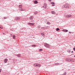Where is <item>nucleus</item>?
Listing matches in <instances>:
<instances>
[{
    "instance_id": "f257e3e1",
    "label": "nucleus",
    "mask_w": 75,
    "mask_h": 75,
    "mask_svg": "<svg viewBox=\"0 0 75 75\" xmlns=\"http://www.w3.org/2000/svg\"><path fill=\"white\" fill-rule=\"evenodd\" d=\"M44 44L45 47H46V48H50V46H51L50 45H49V44L47 43H45Z\"/></svg>"
},
{
    "instance_id": "f03ea898",
    "label": "nucleus",
    "mask_w": 75,
    "mask_h": 75,
    "mask_svg": "<svg viewBox=\"0 0 75 75\" xmlns=\"http://www.w3.org/2000/svg\"><path fill=\"white\" fill-rule=\"evenodd\" d=\"M44 6H42V7H43L44 8H47V7H46V6H47V4H44Z\"/></svg>"
},
{
    "instance_id": "7ed1b4c3",
    "label": "nucleus",
    "mask_w": 75,
    "mask_h": 75,
    "mask_svg": "<svg viewBox=\"0 0 75 75\" xmlns=\"http://www.w3.org/2000/svg\"><path fill=\"white\" fill-rule=\"evenodd\" d=\"M68 4H64V5L63 6V8H67L68 6Z\"/></svg>"
},
{
    "instance_id": "20e7f679",
    "label": "nucleus",
    "mask_w": 75,
    "mask_h": 75,
    "mask_svg": "<svg viewBox=\"0 0 75 75\" xmlns=\"http://www.w3.org/2000/svg\"><path fill=\"white\" fill-rule=\"evenodd\" d=\"M35 24V23H28V25H33H33H34Z\"/></svg>"
},
{
    "instance_id": "39448f33",
    "label": "nucleus",
    "mask_w": 75,
    "mask_h": 75,
    "mask_svg": "<svg viewBox=\"0 0 75 75\" xmlns=\"http://www.w3.org/2000/svg\"><path fill=\"white\" fill-rule=\"evenodd\" d=\"M41 35L42 36H43V37H45V33H44V32H42L41 33Z\"/></svg>"
},
{
    "instance_id": "423d86ee",
    "label": "nucleus",
    "mask_w": 75,
    "mask_h": 75,
    "mask_svg": "<svg viewBox=\"0 0 75 75\" xmlns=\"http://www.w3.org/2000/svg\"><path fill=\"white\" fill-rule=\"evenodd\" d=\"M7 61H8V59H5L4 60V63H6L7 62Z\"/></svg>"
},
{
    "instance_id": "0eeeda50",
    "label": "nucleus",
    "mask_w": 75,
    "mask_h": 75,
    "mask_svg": "<svg viewBox=\"0 0 75 75\" xmlns=\"http://www.w3.org/2000/svg\"><path fill=\"white\" fill-rule=\"evenodd\" d=\"M63 31H64L65 33H66V32H68V30H65V29H63Z\"/></svg>"
},
{
    "instance_id": "6e6552de",
    "label": "nucleus",
    "mask_w": 75,
    "mask_h": 75,
    "mask_svg": "<svg viewBox=\"0 0 75 75\" xmlns=\"http://www.w3.org/2000/svg\"><path fill=\"white\" fill-rule=\"evenodd\" d=\"M51 4H52V6H54L55 5V4H54V2H51Z\"/></svg>"
},
{
    "instance_id": "1a4fd4ad",
    "label": "nucleus",
    "mask_w": 75,
    "mask_h": 75,
    "mask_svg": "<svg viewBox=\"0 0 75 75\" xmlns=\"http://www.w3.org/2000/svg\"><path fill=\"white\" fill-rule=\"evenodd\" d=\"M52 14H56V13L54 11H52Z\"/></svg>"
},
{
    "instance_id": "9d476101",
    "label": "nucleus",
    "mask_w": 75,
    "mask_h": 75,
    "mask_svg": "<svg viewBox=\"0 0 75 75\" xmlns=\"http://www.w3.org/2000/svg\"><path fill=\"white\" fill-rule=\"evenodd\" d=\"M34 65L35 67H38V64L37 63H35V64H34Z\"/></svg>"
},
{
    "instance_id": "9b49d317",
    "label": "nucleus",
    "mask_w": 75,
    "mask_h": 75,
    "mask_svg": "<svg viewBox=\"0 0 75 75\" xmlns=\"http://www.w3.org/2000/svg\"><path fill=\"white\" fill-rule=\"evenodd\" d=\"M34 3L35 4H37V3H38V2L37 1H35L34 2Z\"/></svg>"
},
{
    "instance_id": "f8f14e48",
    "label": "nucleus",
    "mask_w": 75,
    "mask_h": 75,
    "mask_svg": "<svg viewBox=\"0 0 75 75\" xmlns=\"http://www.w3.org/2000/svg\"><path fill=\"white\" fill-rule=\"evenodd\" d=\"M30 20H33V16H30Z\"/></svg>"
},
{
    "instance_id": "ddd939ff",
    "label": "nucleus",
    "mask_w": 75,
    "mask_h": 75,
    "mask_svg": "<svg viewBox=\"0 0 75 75\" xmlns=\"http://www.w3.org/2000/svg\"><path fill=\"white\" fill-rule=\"evenodd\" d=\"M23 6H22V5H20L19 6V8H22Z\"/></svg>"
},
{
    "instance_id": "4468645a",
    "label": "nucleus",
    "mask_w": 75,
    "mask_h": 75,
    "mask_svg": "<svg viewBox=\"0 0 75 75\" xmlns=\"http://www.w3.org/2000/svg\"><path fill=\"white\" fill-rule=\"evenodd\" d=\"M69 7H70V6H69V5L68 4H67V8H69Z\"/></svg>"
},
{
    "instance_id": "2eb2a0df",
    "label": "nucleus",
    "mask_w": 75,
    "mask_h": 75,
    "mask_svg": "<svg viewBox=\"0 0 75 75\" xmlns=\"http://www.w3.org/2000/svg\"><path fill=\"white\" fill-rule=\"evenodd\" d=\"M68 16H69V18H70V17H72V15H68Z\"/></svg>"
},
{
    "instance_id": "dca6fc26",
    "label": "nucleus",
    "mask_w": 75,
    "mask_h": 75,
    "mask_svg": "<svg viewBox=\"0 0 75 75\" xmlns=\"http://www.w3.org/2000/svg\"><path fill=\"white\" fill-rule=\"evenodd\" d=\"M15 37H16V36H15V35H13V39H14L15 38Z\"/></svg>"
},
{
    "instance_id": "f3484780",
    "label": "nucleus",
    "mask_w": 75,
    "mask_h": 75,
    "mask_svg": "<svg viewBox=\"0 0 75 75\" xmlns=\"http://www.w3.org/2000/svg\"><path fill=\"white\" fill-rule=\"evenodd\" d=\"M47 24H51V23H50V22H47Z\"/></svg>"
},
{
    "instance_id": "a211bd4d",
    "label": "nucleus",
    "mask_w": 75,
    "mask_h": 75,
    "mask_svg": "<svg viewBox=\"0 0 75 75\" xmlns=\"http://www.w3.org/2000/svg\"><path fill=\"white\" fill-rule=\"evenodd\" d=\"M18 57H21V54H18Z\"/></svg>"
},
{
    "instance_id": "6ab92c4d",
    "label": "nucleus",
    "mask_w": 75,
    "mask_h": 75,
    "mask_svg": "<svg viewBox=\"0 0 75 75\" xmlns=\"http://www.w3.org/2000/svg\"><path fill=\"white\" fill-rule=\"evenodd\" d=\"M21 11H25V9H23V8H21Z\"/></svg>"
},
{
    "instance_id": "aec40b11",
    "label": "nucleus",
    "mask_w": 75,
    "mask_h": 75,
    "mask_svg": "<svg viewBox=\"0 0 75 75\" xmlns=\"http://www.w3.org/2000/svg\"><path fill=\"white\" fill-rule=\"evenodd\" d=\"M66 17H67V18H69L68 15H66Z\"/></svg>"
},
{
    "instance_id": "412c9836",
    "label": "nucleus",
    "mask_w": 75,
    "mask_h": 75,
    "mask_svg": "<svg viewBox=\"0 0 75 75\" xmlns=\"http://www.w3.org/2000/svg\"><path fill=\"white\" fill-rule=\"evenodd\" d=\"M59 30V28H57L56 29V31H58Z\"/></svg>"
},
{
    "instance_id": "4be33fe9",
    "label": "nucleus",
    "mask_w": 75,
    "mask_h": 75,
    "mask_svg": "<svg viewBox=\"0 0 75 75\" xmlns=\"http://www.w3.org/2000/svg\"><path fill=\"white\" fill-rule=\"evenodd\" d=\"M38 67H41V64H38Z\"/></svg>"
},
{
    "instance_id": "5701e85b",
    "label": "nucleus",
    "mask_w": 75,
    "mask_h": 75,
    "mask_svg": "<svg viewBox=\"0 0 75 75\" xmlns=\"http://www.w3.org/2000/svg\"><path fill=\"white\" fill-rule=\"evenodd\" d=\"M40 51H42V49H40L39 50Z\"/></svg>"
},
{
    "instance_id": "b1692460",
    "label": "nucleus",
    "mask_w": 75,
    "mask_h": 75,
    "mask_svg": "<svg viewBox=\"0 0 75 75\" xmlns=\"http://www.w3.org/2000/svg\"><path fill=\"white\" fill-rule=\"evenodd\" d=\"M33 47H35V45H32Z\"/></svg>"
},
{
    "instance_id": "393cba45",
    "label": "nucleus",
    "mask_w": 75,
    "mask_h": 75,
    "mask_svg": "<svg viewBox=\"0 0 75 75\" xmlns=\"http://www.w3.org/2000/svg\"><path fill=\"white\" fill-rule=\"evenodd\" d=\"M69 52H69H71V50H69L68 51Z\"/></svg>"
},
{
    "instance_id": "a878e982",
    "label": "nucleus",
    "mask_w": 75,
    "mask_h": 75,
    "mask_svg": "<svg viewBox=\"0 0 75 75\" xmlns=\"http://www.w3.org/2000/svg\"><path fill=\"white\" fill-rule=\"evenodd\" d=\"M34 14H37V12H35L34 13Z\"/></svg>"
},
{
    "instance_id": "bb28decb",
    "label": "nucleus",
    "mask_w": 75,
    "mask_h": 75,
    "mask_svg": "<svg viewBox=\"0 0 75 75\" xmlns=\"http://www.w3.org/2000/svg\"><path fill=\"white\" fill-rule=\"evenodd\" d=\"M16 19H17V20H19V18H18V17H17Z\"/></svg>"
},
{
    "instance_id": "cd10ccee",
    "label": "nucleus",
    "mask_w": 75,
    "mask_h": 75,
    "mask_svg": "<svg viewBox=\"0 0 75 75\" xmlns=\"http://www.w3.org/2000/svg\"><path fill=\"white\" fill-rule=\"evenodd\" d=\"M7 18L6 17H4V19H6Z\"/></svg>"
},
{
    "instance_id": "c85d7f7f",
    "label": "nucleus",
    "mask_w": 75,
    "mask_h": 75,
    "mask_svg": "<svg viewBox=\"0 0 75 75\" xmlns=\"http://www.w3.org/2000/svg\"><path fill=\"white\" fill-rule=\"evenodd\" d=\"M73 50L74 51H75V47L73 48Z\"/></svg>"
},
{
    "instance_id": "c756f323",
    "label": "nucleus",
    "mask_w": 75,
    "mask_h": 75,
    "mask_svg": "<svg viewBox=\"0 0 75 75\" xmlns=\"http://www.w3.org/2000/svg\"><path fill=\"white\" fill-rule=\"evenodd\" d=\"M66 72L64 73V75H66Z\"/></svg>"
},
{
    "instance_id": "7c9ffc66",
    "label": "nucleus",
    "mask_w": 75,
    "mask_h": 75,
    "mask_svg": "<svg viewBox=\"0 0 75 75\" xmlns=\"http://www.w3.org/2000/svg\"><path fill=\"white\" fill-rule=\"evenodd\" d=\"M1 72V69H0V72Z\"/></svg>"
},
{
    "instance_id": "2f4dec72",
    "label": "nucleus",
    "mask_w": 75,
    "mask_h": 75,
    "mask_svg": "<svg viewBox=\"0 0 75 75\" xmlns=\"http://www.w3.org/2000/svg\"><path fill=\"white\" fill-rule=\"evenodd\" d=\"M71 32H69V33L70 34H71Z\"/></svg>"
},
{
    "instance_id": "473e14b6",
    "label": "nucleus",
    "mask_w": 75,
    "mask_h": 75,
    "mask_svg": "<svg viewBox=\"0 0 75 75\" xmlns=\"http://www.w3.org/2000/svg\"><path fill=\"white\" fill-rule=\"evenodd\" d=\"M49 1H51V0H48Z\"/></svg>"
},
{
    "instance_id": "72a5a7b5",
    "label": "nucleus",
    "mask_w": 75,
    "mask_h": 75,
    "mask_svg": "<svg viewBox=\"0 0 75 75\" xmlns=\"http://www.w3.org/2000/svg\"><path fill=\"white\" fill-rule=\"evenodd\" d=\"M36 0V1H38V0Z\"/></svg>"
},
{
    "instance_id": "f704fd0d",
    "label": "nucleus",
    "mask_w": 75,
    "mask_h": 75,
    "mask_svg": "<svg viewBox=\"0 0 75 75\" xmlns=\"http://www.w3.org/2000/svg\"><path fill=\"white\" fill-rule=\"evenodd\" d=\"M72 52H73V51L71 52V53H72Z\"/></svg>"
},
{
    "instance_id": "c9c22d12",
    "label": "nucleus",
    "mask_w": 75,
    "mask_h": 75,
    "mask_svg": "<svg viewBox=\"0 0 75 75\" xmlns=\"http://www.w3.org/2000/svg\"><path fill=\"white\" fill-rule=\"evenodd\" d=\"M0 28H1V27H0Z\"/></svg>"
},
{
    "instance_id": "e433bc0d",
    "label": "nucleus",
    "mask_w": 75,
    "mask_h": 75,
    "mask_svg": "<svg viewBox=\"0 0 75 75\" xmlns=\"http://www.w3.org/2000/svg\"><path fill=\"white\" fill-rule=\"evenodd\" d=\"M56 15H58V14H56Z\"/></svg>"
},
{
    "instance_id": "4c0bfd02",
    "label": "nucleus",
    "mask_w": 75,
    "mask_h": 75,
    "mask_svg": "<svg viewBox=\"0 0 75 75\" xmlns=\"http://www.w3.org/2000/svg\"><path fill=\"white\" fill-rule=\"evenodd\" d=\"M74 57H75V56H74Z\"/></svg>"
}]
</instances>
